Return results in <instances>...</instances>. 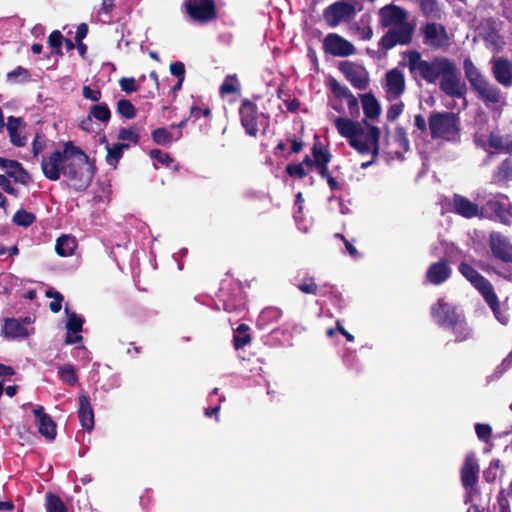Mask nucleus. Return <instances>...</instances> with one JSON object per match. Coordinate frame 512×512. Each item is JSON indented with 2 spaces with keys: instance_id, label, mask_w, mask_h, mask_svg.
Here are the masks:
<instances>
[{
  "instance_id": "1",
  "label": "nucleus",
  "mask_w": 512,
  "mask_h": 512,
  "mask_svg": "<svg viewBox=\"0 0 512 512\" xmlns=\"http://www.w3.org/2000/svg\"><path fill=\"white\" fill-rule=\"evenodd\" d=\"M41 169L51 181H57L61 174L64 175L75 190L86 189L94 175L88 156L71 143H66L63 150L53 151L43 157Z\"/></svg>"
},
{
  "instance_id": "2",
  "label": "nucleus",
  "mask_w": 512,
  "mask_h": 512,
  "mask_svg": "<svg viewBox=\"0 0 512 512\" xmlns=\"http://www.w3.org/2000/svg\"><path fill=\"white\" fill-rule=\"evenodd\" d=\"M333 123L338 133L348 139L349 144L360 154H372L373 158L379 152L380 129L369 124L366 120L353 121L345 117H334Z\"/></svg>"
},
{
  "instance_id": "3",
  "label": "nucleus",
  "mask_w": 512,
  "mask_h": 512,
  "mask_svg": "<svg viewBox=\"0 0 512 512\" xmlns=\"http://www.w3.org/2000/svg\"><path fill=\"white\" fill-rule=\"evenodd\" d=\"M379 22L390 28L381 38L380 44L383 48L391 49L397 44L411 42L414 25L408 21V12L403 8L393 4L382 7L379 10Z\"/></svg>"
},
{
  "instance_id": "4",
  "label": "nucleus",
  "mask_w": 512,
  "mask_h": 512,
  "mask_svg": "<svg viewBox=\"0 0 512 512\" xmlns=\"http://www.w3.org/2000/svg\"><path fill=\"white\" fill-rule=\"evenodd\" d=\"M463 66L466 78L486 107L498 109L505 104V99L500 89L490 83L470 59H465Z\"/></svg>"
},
{
  "instance_id": "5",
  "label": "nucleus",
  "mask_w": 512,
  "mask_h": 512,
  "mask_svg": "<svg viewBox=\"0 0 512 512\" xmlns=\"http://www.w3.org/2000/svg\"><path fill=\"white\" fill-rule=\"evenodd\" d=\"M405 58L407 59L410 73L414 77H420L430 84L435 83L440 78L442 71L450 61V59L442 56L427 61L415 50L406 52Z\"/></svg>"
},
{
  "instance_id": "6",
  "label": "nucleus",
  "mask_w": 512,
  "mask_h": 512,
  "mask_svg": "<svg viewBox=\"0 0 512 512\" xmlns=\"http://www.w3.org/2000/svg\"><path fill=\"white\" fill-rule=\"evenodd\" d=\"M431 314L439 325L451 328L455 331L459 330L461 333L458 337L459 340H464L468 337L469 331L466 324L461 314L451 303L445 302L444 299H439L437 303L432 306Z\"/></svg>"
},
{
  "instance_id": "7",
  "label": "nucleus",
  "mask_w": 512,
  "mask_h": 512,
  "mask_svg": "<svg viewBox=\"0 0 512 512\" xmlns=\"http://www.w3.org/2000/svg\"><path fill=\"white\" fill-rule=\"evenodd\" d=\"M428 125L432 138L454 140L459 132V120L456 114L450 112L431 113Z\"/></svg>"
},
{
  "instance_id": "8",
  "label": "nucleus",
  "mask_w": 512,
  "mask_h": 512,
  "mask_svg": "<svg viewBox=\"0 0 512 512\" xmlns=\"http://www.w3.org/2000/svg\"><path fill=\"white\" fill-rule=\"evenodd\" d=\"M440 89L448 96L461 98L466 92V86L461 80L460 72L453 61H449L440 75Z\"/></svg>"
},
{
  "instance_id": "9",
  "label": "nucleus",
  "mask_w": 512,
  "mask_h": 512,
  "mask_svg": "<svg viewBox=\"0 0 512 512\" xmlns=\"http://www.w3.org/2000/svg\"><path fill=\"white\" fill-rule=\"evenodd\" d=\"M474 141L486 151L496 150L505 153L512 152V136L508 134L477 132Z\"/></svg>"
},
{
  "instance_id": "10",
  "label": "nucleus",
  "mask_w": 512,
  "mask_h": 512,
  "mask_svg": "<svg viewBox=\"0 0 512 512\" xmlns=\"http://www.w3.org/2000/svg\"><path fill=\"white\" fill-rule=\"evenodd\" d=\"M355 13V7L351 2L342 0L331 4L325 9L324 19L330 27H336L341 22L352 19Z\"/></svg>"
},
{
  "instance_id": "11",
  "label": "nucleus",
  "mask_w": 512,
  "mask_h": 512,
  "mask_svg": "<svg viewBox=\"0 0 512 512\" xmlns=\"http://www.w3.org/2000/svg\"><path fill=\"white\" fill-rule=\"evenodd\" d=\"M458 270L481 293L485 300L495 301L493 286L472 266L462 262L459 264Z\"/></svg>"
},
{
  "instance_id": "12",
  "label": "nucleus",
  "mask_w": 512,
  "mask_h": 512,
  "mask_svg": "<svg viewBox=\"0 0 512 512\" xmlns=\"http://www.w3.org/2000/svg\"><path fill=\"white\" fill-rule=\"evenodd\" d=\"M323 49L326 53L335 57H347L355 54V46L336 33H329L323 41Z\"/></svg>"
},
{
  "instance_id": "13",
  "label": "nucleus",
  "mask_w": 512,
  "mask_h": 512,
  "mask_svg": "<svg viewBox=\"0 0 512 512\" xmlns=\"http://www.w3.org/2000/svg\"><path fill=\"white\" fill-rule=\"evenodd\" d=\"M339 69L355 88L365 89L367 87L369 74L363 66L354 62L344 61L340 63Z\"/></svg>"
},
{
  "instance_id": "14",
  "label": "nucleus",
  "mask_w": 512,
  "mask_h": 512,
  "mask_svg": "<svg viewBox=\"0 0 512 512\" xmlns=\"http://www.w3.org/2000/svg\"><path fill=\"white\" fill-rule=\"evenodd\" d=\"M424 43L433 49H443L449 45V37L441 24L428 23L422 28Z\"/></svg>"
},
{
  "instance_id": "15",
  "label": "nucleus",
  "mask_w": 512,
  "mask_h": 512,
  "mask_svg": "<svg viewBox=\"0 0 512 512\" xmlns=\"http://www.w3.org/2000/svg\"><path fill=\"white\" fill-rule=\"evenodd\" d=\"M185 6L187 13L195 21L207 22L215 17L212 0H187Z\"/></svg>"
},
{
  "instance_id": "16",
  "label": "nucleus",
  "mask_w": 512,
  "mask_h": 512,
  "mask_svg": "<svg viewBox=\"0 0 512 512\" xmlns=\"http://www.w3.org/2000/svg\"><path fill=\"white\" fill-rule=\"evenodd\" d=\"M385 92L389 100H397L405 91V76L399 69H392L386 73Z\"/></svg>"
},
{
  "instance_id": "17",
  "label": "nucleus",
  "mask_w": 512,
  "mask_h": 512,
  "mask_svg": "<svg viewBox=\"0 0 512 512\" xmlns=\"http://www.w3.org/2000/svg\"><path fill=\"white\" fill-rule=\"evenodd\" d=\"M493 255L507 263H512V243L498 232H493L489 240Z\"/></svg>"
},
{
  "instance_id": "18",
  "label": "nucleus",
  "mask_w": 512,
  "mask_h": 512,
  "mask_svg": "<svg viewBox=\"0 0 512 512\" xmlns=\"http://www.w3.org/2000/svg\"><path fill=\"white\" fill-rule=\"evenodd\" d=\"M479 465L474 453H468L461 468V482L465 488L473 487L478 482Z\"/></svg>"
},
{
  "instance_id": "19",
  "label": "nucleus",
  "mask_w": 512,
  "mask_h": 512,
  "mask_svg": "<svg viewBox=\"0 0 512 512\" xmlns=\"http://www.w3.org/2000/svg\"><path fill=\"white\" fill-rule=\"evenodd\" d=\"M241 123L246 132L251 136H256L258 132L257 117L258 111L254 103L244 100L240 107Z\"/></svg>"
},
{
  "instance_id": "20",
  "label": "nucleus",
  "mask_w": 512,
  "mask_h": 512,
  "mask_svg": "<svg viewBox=\"0 0 512 512\" xmlns=\"http://www.w3.org/2000/svg\"><path fill=\"white\" fill-rule=\"evenodd\" d=\"M31 319L26 317L22 321L18 319H8L4 325V335L8 338H23L28 336L32 329H30Z\"/></svg>"
},
{
  "instance_id": "21",
  "label": "nucleus",
  "mask_w": 512,
  "mask_h": 512,
  "mask_svg": "<svg viewBox=\"0 0 512 512\" xmlns=\"http://www.w3.org/2000/svg\"><path fill=\"white\" fill-rule=\"evenodd\" d=\"M26 127L22 118L10 116L7 119L6 128L10 137V141L17 147H23L27 143V137L23 134Z\"/></svg>"
},
{
  "instance_id": "22",
  "label": "nucleus",
  "mask_w": 512,
  "mask_h": 512,
  "mask_svg": "<svg viewBox=\"0 0 512 512\" xmlns=\"http://www.w3.org/2000/svg\"><path fill=\"white\" fill-rule=\"evenodd\" d=\"M492 73L495 79L504 86L512 84V62L502 58L492 60Z\"/></svg>"
},
{
  "instance_id": "23",
  "label": "nucleus",
  "mask_w": 512,
  "mask_h": 512,
  "mask_svg": "<svg viewBox=\"0 0 512 512\" xmlns=\"http://www.w3.org/2000/svg\"><path fill=\"white\" fill-rule=\"evenodd\" d=\"M451 268L444 260L431 264L426 272L427 280L434 285H440L445 282L451 275Z\"/></svg>"
},
{
  "instance_id": "24",
  "label": "nucleus",
  "mask_w": 512,
  "mask_h": 512,
  "mask_svg": "<svg viewBox=\"0 0 512 512\" xmlns=\"http://www.w3.org/2000/svg\"><path fill=\"white\" fill-rule=\"evenodd\" d=\"M78 416L82 427L90 432L94 427V412L88 395L84 393L79 396Z\"/></svg>"
},
{
  "instance_id": "25",
  "label": "nucleus",
  "mask_w": 512,
  "mask_h": 512,
  "mask_svg": "<svg viewBox=\"0 0 512 512\" xmlns=\"http://www.w3.org/2000/svg\"><path fill=\"white\" fill-rule=\"evenodd\" d=\"M453 209L457 214L465 218L477 217L480 214L478 205L461 195H454Z\"/></svg>"
},
{
  "instance_id": "26",
  "label": "nucleus",
  "mask_w": 512,
  "mask_h": 512,
  "mask_svg": "<svg viewBox=\"0 0 512 512\" xmlns=\"http://www.w3.org/2000/svg\"><path fill=\"white\" fill-rule=\"evenodd\" d=\"M0 167L3 168L6 173L10 177L14 178L17 182L26 184L30 180L29 174L24 170L22 165L15 160H9L0 157Z\"/></svg>"
},
{
  "instance_id": "27",
  "label": "nucleus",
  "mask_w": 512,
  "mask_h": 512,
  "mask_svg": "<svg viewBox=\"0 0 512 512\" xmlns=\"http://www.w3.org/2000/svg\"><path fill=\"white\" fill-rule=\"evenodd\" d=\"M360 99L365 117L370 120H377L382 111L378 100L371 93L361 95Z\"/></svg>"
},
{
  "instance_id": "28",
  "label": "nucleus",
  "mask_w": 512,
  "mask_h": 512,
  "mask_svg": "<svg viewBox=\"0 0 512 512\" xmlns=\"http://www.w3.org/2000/svg\"><path fill=\"white\" fill-rule=\"evenodd\" d=\"M77 247L76 239L70 235H62L56 241L55 250L61 257L71 256Z\"/></svg>"
},
{
  "instance_id": "29",
  "label": "nucleus",
  "mask_w": 512,
  "mask_h": 512,
  "mask_svg": "<svg viewBox=\"0 0 512 512\" xmlns=\"http://www.w3.org/2000/svg\"><path fill=\"white\" fill-rule=\"evenodd\" d=\"M128 148L129 145L126 143H117L113 146H110L108 143H106V162L113 168H116L118 161L123 156L124 150Z\"/></svg>"
},
{
  "instance_id": "30",
  "label": "nucleus",
  "mask_w": 512,
  "mask_h": 512,
  "mask_svg": "<svg viewBox=\"0 0 512 512\" xmlns=\"http://www.w3.org/2000/svg\"><path fill=\"white\" fill-rule=\"evenodd\" d=\"M38 431L48 440H53L56 436V425L50 416H42L40 421L36 422Z\"/></svg>"
},
{
  "instance_id": "31",
  "label": "nucleus",
  "mask_w": 512,
  "mask_h": 512,
  "mask_svg": "<svg viewBox=\"0 0 512 512\" xmlns=\"http://www.w3.org/2000/svg\"><path fill=\"white\" fill-rule=\"evenodd\" d=\"M313 158L315 167L327 165L331 160V154L327 150H324L320 143H316L313 146Z\"/></svg>"
},
{
  "instance_id": "32",
  "label": "nucleus",
  "mask_w": 512,
  "mask_h": 512,
  "mask_svg": "<svg viewBox=\"0 0 512 512\" xmlns=\"http://www.w3.org/2000/svg\"><path fill=\"white\" fill-rule=\"evenodd\" d=\"M58 375L63 382L70 386L75 385L78 380L75 369L71 365L60 366Z\"/></svg>"
},
{
  "instance_id": "33",
  "label": "nucleus",
  "mask_w": 512,
  "mask_h": 512,
  "mask_svg": "<svg viewBox=\"0 0 512 512\" xmlns=\"http://www.w3.org/2000/svg\"><path fill=\"white\" fill-rule=\"evenodd\" d=\"M395 142L401 151H396L395 153L399 158H402V153L407 152L409 150V140L405 131L402 128H397L395 130Z\"/></svg>"
},
{
  "instance_id": "34",
  "label": "nucleus",
  "mask_w": 512,
  "mask_h": 512,
  "mask_svg": "<svg viewBox=\"0 0 512 512\" xmlns=\"http://www.w3.org/2000/svg\"><path fill=\"white\" fill-rule=\"evenodd\" d=\"M117 111L120 115L127 119H132L136 116V108L133 104L126 99L119 100L117 103Z\"/></svg>"
},
{
  "instance_id": "35",
  "label": "nucleus",
  "mask_w": 512,
  "mask_h": 512,
  "mask_svg": "<svg viewBox=\"0 0 512 512\" xmlns=\"http://www.w3.org/2000/svg\"><path fill=\"white\" fill-rule=\"evenodd\" d=\"M488 204L490 208L496 212L502 222L506 223L508 221V205L506 199H503V201H490Z\"/></svg>"
},
{
  "instance_id": "36",
  "label": "nucleus",
  "mask_w": 512,
  "mask_h": 512,
  "mask_svg": "<svg viewBox=\"0 0 512 512\" xmlns=\"http://www.w3.org/2000/svg\"><path fill=\"white\" fill-rule=\"evenodd\" d=\"M90 116L95 117L99 121L107 122L110 119L111 113L106 104H98L91 107Z\"/></svg>"
},
{
  "instance_id": "37",
  "label": "nucleus",
  "mask_w": 512,
  "mask_h": 512,
  "mask_svg": "<svg viewBox=\"0 0 512 512\" xmlns=\"http://www.w3.org/2000/svg\"><path fill=\"white\" fill-rule=\"evenodd\" d=\"M152 138L158 145H168L172 142V134L165 128H158L152 132Z\"/></svg>"
},
{
  "instance_id": "38",
  "label": "nucleus",
  "mask_w": 512,
  "mask_h": 512,
  "mask_svg": "<svg viewBox=\"0 0 512 512\" xmlns=\"http://www.w3.org/2000/svg\"><path fill=\"white\" fill-rule=\"evenodd\" d=\"M494 299H495L494 302H490L489 300H485V301L487 302V304L492 309V311H493L495 317L497 318V320L501 324H503V325L508 324V322H509V315L506 314L504 311L500 310L499 302H498V297H497V295L495 293H494Z\"/></svg>"
},
{
  "instance_id": "39",
  "label": "nucleus",
  "mask_w": 512,
  "mask_h": 512,
  "mask_svg": "<svg viewBox=\"0 0 512 512\" xmlns=\"http://www.w3.org/2000/svg\"><path fill=\"white\" fill-rule=\"evenodd\" d=\"M30 74L27 69L19 66L7 74V80L11 83L27 81Z\"/></svg>"
},
{
  "instance_id": "40",
  "label": "nucleus",
  "mask_w": 512,
  "mask_h": 512,
  "mask_svg": "<svg viewBox=\"0 0 512 512\" xmlns=\"http://www.w3.org/2000/svg\"><path fill=\"white\" fill-rule=\"evenodd\" d=\"M47 512H66L64 503L61 499L51 493L46 495Z\"/></svg>"
},
{
  "instance_id": "41",
  "label": "nucleus",
  "mask_w": 512,
  "mask_h": 512,
  "mask_svg": "<svg viewBox=\"0 0 512 512\" xmlns=\"http://www.w3.org/2000/svg\"><path fill=\"white\" fill-rule=\"evenodd\" d=\"M239 91V83L236 76H227L220 87L222 94H231Z\"/></svg>"
},
{
  "instance_id": "42",
  "label": "nucleus",
  "mask_w": 512,
  "mask_h": 512,
  "mask_svg": "<svg viewBox=\"0 0 512 512\" xmlns=\"http://www.w3.org/2000/svg\"><path fill=\"white\" fill-rule=\"evenodd\" d=\"M498 181H508L512 179V163L509 160H505L498 167V171L495 175Z\"/></svg>"
},
{
  "instance_id": "43",
  "label": "nucleus",
  "mask_w": 512,
  "mask_h": 512,
  "mask_svg": "<svg viewBox=\"0 0 512 512\" xmlns=\"http://www.w3.org/2000/svg\"><path fill=\"white\" fill-rule=\"evenodd\" d=\"M118 139L123 141V143L128 141L136 144L139 141V134L135 128H122L119 130Z\"/></svg>"
},
{
  "instance_id": "44",
  "label": "nucleus",
  "mask_w": 512,
  "mask_h": 512,
  "mask_svg": "<svg viewBox=\"0 0 512 512\" xmlns=\"http://www.w3.org/2000/svg\"><path fill=\"white\" fill-rule=\"evenodd\" d=\"M34 219L35 217L33 214L24 210L17 211L13 216L14 223L24 227H27L30 224H32Z\"/></svg>"
},
{
  "instance_id": "45",
  "label": "nucleus",
  "mask_w": 512,
  "mask_h": 512,
  "mask_svg": "<svg viewBox=\"0 0 512 512\" xmlns=\"http://www.w3.org/2000/svg\"><path fill=\"white\" fill-rule=\"evenodd\" d=\"M420 6L423 13L428 17H437L439 8L435 0H421Z\"/></svg>"
},
{
  "instance_id": "46",
  "label": "nucleus",
  "mask_w": 512,
  "mask_h": 512,
  "mask_svg": "<svg viewBox=\"0 0 512 512\" xmlns=\"http://www.w3.org/2000/svg\"><path fill=\"white\" fill-rule=\"evenodd\" d=\"M45 295L48 298H53V301L49 305L51 311L54 313L59 312L61 310V303L63 301V296L59 292H57L53 289H48L46 291Z\"/></svg>"
},
{
  "instance_id": "47",
  "label": "nucleus",
  "mask_w": 512,
  "mask_h": 512,
  "mask_svg": "<svg viewBox=\"0 0 512 512\" xmlns=\"http://www.w3.org/2000/svg\"><path fill=\"white\" fill-rule=\"evenodd\" d=\"M66 313L68 315L67 329L69 332L77 333L80 332L83 325V319L78 317L75 313H68L66 309Z\"/></svg>"
},
{
  "instance_id": "48",
  "label": "nucleus",
  "mask_w": 512,
  "mask_h": 512,
  "mask_svg": "<svg viewBox=\"0 0 512 512\" xmlns=\"http://www.w3.org/2000/svg\"><path fill=\"white\" fill-rule=\"evenodd\" d=\"M64 41V37L63 35L61 34L60 31L58 30H54L50 35H49V38H48V43L49 45L55 49V53L56 54H59V55H62V51H61V45H62V42Z\"/></svg>"
},
{
  "instance_id": "49",
  "label": "nucleus",
  "mask_w": 512,
  "mask_h": 512,
  "mask_svg": "<svg viewBox=\"0 0 512 512\" xmlns=\"http://www.w3.org/2000/svg\"><path fill=\"white\" fill-rule=\"evenodd\" d=\"M330 87L333 94L339 99L346 100L352 94L348 87L341 85L335 80L331 82Z\"/></svg>"
},
{
  "instance_id": "50",
  "label": "nucleus",
  "mask_w": 512,
  "mask_h": 512,
  "mask_svg": "<svg viewBox=\"0 0 512 512\" xmlns=\"http://www.w3.org/2000/svg\"><path fill=\"white\" fill-rule=\"evenodd\" d=\"M404 104L402 102L395 103L387 110V118L390 121H395L403 112Z\"/></svg>"
},
{
  "instance_id": "51",
  "label": "nucleus",
  "mask_w": 512,
  "mask_h": 512,
  "mask_svg": "<svg viewBox=\"0 0 512 512\" xmlns=\"http://www.w3.org/2000/svg\"><path fill=\"white\" fill-rule=\"evenodd\" d=\"M475 430L478 438L483 441H488L492 433V429L488 424H477Z\"/></svg>"
},
{
  "instance_id": "52",
  "label": "nucleus",
  "mask_w": 512,
  "mask_h": 512,
  "mask_svg": "<svg viewBox=\"0 0 512 512\" xmlns=\"http://www.w3.org/2000/svg\"><path fill=\"white\" fill-rule=\"evenodd\" d=\"M286 172L293 177L303 178L306 176V171L303 164H291L286 167Z\"/></svg>"
},
{
  "instance_id": "53",
  "label": "nucleus",
  "mask_w": 512,
  "mask_h": 512,
  "mask_svg": "<svg viewBox=\"0 0 512 512\" xmlns=\"http://www.w3.org/2000/svg\"><path fill=\"white\" fill-rule=\"evenodd\" d=\"M121 89L127 93H132L138 90L136 80L134 78H122L119 81Z\"/></svg>"
},
{
  "instance_id": "54",
  "label": "nucleus",
  "mask_w": 512,
  "mask_h": 512,
  "mask_svg": "<svg viewBox=\"0 0 512 512\" xmlns=\"http://www.w3.org/2000/svg\"><path fill=\"white\" fill-rule=\"evenodd\" d=\"M150 156L151 158L157 160L158 162L168 166L170 164V162L172 161V159L170 158V156L165 153V152H162L161 150H158V149H155V150H152L150 152Z\"/></svg>"
},
{
  "instance_id": "55",
  "label": "nucleus",
  "mask_w": 512,
  "mask_h": 512,
  "mask_svg": "<svg viewBox=\"0 0 512 512\" xmlns=\"http://www.w3.org/2000/svg\"><path fill=\"white\" fill-rule=\"evenodd\" d=\"M251 338L248 333L236 332L234 335V345L236 349H240L250 342Z\"/></svg>"
},
{
  "instance_id": "56",
  "label": "nucleus",
  "mask_w": 512,
  "mask_h": 512,
  "mask_svg": "<svg viewBox=\"0 0 512 512\" xmlns=\"http://www.w3.org/2000/svg\"><path fill=\"white\" fill-rule=\"evenodd\" d=\"M83 96L86 99L97 102L101 98V92L99 90L91 89L89 86L83 87Z\"/></svg>"
},
{
  "instance_id": "57",
  "label": "nucleus",
  "mask_w": 512,
  "mask_h": 512,
  "mask_svg": "<svg viewBox=\"0 0 512 512\" xmlns=\"http://www.w3.org/2000/svg\"><path fill=\"white\" fill-rule=\"evenodd\" d=\"M170 72L178 77L180 80H184L185 68L181 62H174L170 65Z\"/></svg>"
},
{
  "instance_id": "58",
  "label": "nucleus",
  "mask_w": 512,
  "mask_h": 512,
  "mask_svg": "<svg viewBox=\"0 0 512 512\" xmlns=\"http://www.w3.org/2000/svg\"><path fill=\"white\" fill-rule=\"evenodd\" d=\"M44 147V140L39 135H36L32 143L33 156L36 158L43 151Z\"/></svg>"
},
{
  "instance_id": "59",
  "label": "nucleus",
  "mask_w": 512,
  "mask_h": 512,
  "mask_svg": "<svg viewBox=\"0 0 512 512\" xmlns=\"http://www.w3.org/2000/svg\"><path fill=\"white\" fill-rule=\"evenodd\" d=\"M0 187L7 193L9 194H15L16 193V190L15 188L12 186L11 182L9 181V179L4 176V175H0Z\"/></svg>"
},
{
  "instance_id": "60",
  "label": "nucleus",
  "mask_w": 512,
  "mask_h": 512,
  "mask_svg": "<svg viewBox=\"0 0 512 512\" xmlns=\"http://www.w3.org/2000/svg\"><path fill=\"white\" fill-rule=\"evenodd\" d=\"M299 289L304 293L315 294L317 291V285L312 280H310L308 283H301L299 285Z\"/></svg>"
},
{
  "instance_id": "61",
  "label": "nucleus",
  "mask_w": 512,
  "mask_h": 512,
  "mask_svg": "<svg viewBox=\"0 0 512 512\" xmlns=\"http://www.w3.org/2000/svg\"><path fill=\"white\" fill-rule=\"evenodd\" d=\"M345 101L347 102L351 115H353L354 113H358V100L353 94H351Z\"/></svg>"
},
{
  "instance_id": "62",
  "label": "nucleus",
  "mask_w": 512,
  "mask_h": 512,
  "mask_svg": "<svg viewBox=\"0 0 512 512\" xmlns=\"http://www.w3.org/2000/svg\"><path fill=\"white\" fill-rule=\"evenodd\" d=\"M88 33V27L85 23H82L80 24L78 27H77V31H76V41L80 42L82 39H84L86 37Z\"/></svg>"
},
{
  "instance_id": "63",
  "label": "nucleus",
  "mask_w": 512,
  "mask_h": 512,
  "mask_svg": "<svg viewBox=\"0 0 512 512\" xmlns=\"http://www.w3.org/2000/svg\"><path fill=\"white\" fill-rule=\"evenodd\" d=\"M113 7V0H103L99 13L108 15L112 11Z\"/></svg>"
},
{
  "instance_id": "64",
  "label": "nucleus",
  "mask_w": 512,
  "mask_h": 512,
  "mask_svg": "<svg viewBox=\"0 0 512 512\" xmlns=\"http://www.w3.org/2000/svg\"><path fill=\"white\" fill-rule=\"evenodd\" d=\"M414 125L419 129L420 131H426L427 123L426 120L422 115H416L414 117Z\"/></svg>"
}]
</instances>
